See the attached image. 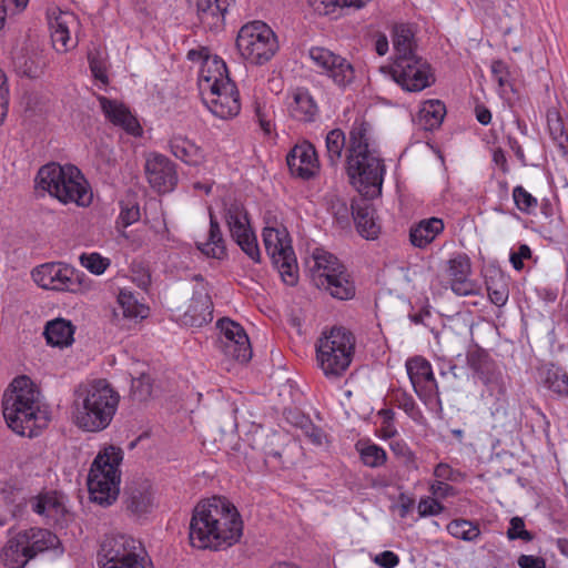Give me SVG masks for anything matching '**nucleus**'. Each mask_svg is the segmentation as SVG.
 I'll list each match as a JSON object with an SVG mask.
<instances>
[{"mask_svg":"<svg viewBox=\"0 0 568 568\" xmlns=\"http://www.w3.org/2000/svg\"><path fill=\"white\" fill-rule=\"evenodd\" d=\"M475 112H476V119L480 124L487 125L490 123L491 113L486 106L477 105L475 109Z\"/></svg>","mask_w":568,"mask_h":568,"instance_id":"obj_62","label":"nucleus"},{"mask_svg":"<svg viewBox=\"0 0 568 568\" xmlns=\"http://www.w3.org/2000/svg\"><path fill=\"white\" fill-rule=\"evenodd\" d=\"M9 101V89L7 85V77L0 69V105L8 104Z\"/></svg>","mask_w":568,"mask_h":568,"instance_id":"obj_63","label":"nucleus"},{"mask_svg":"<svg viewBox=\"0 0 568 568\" xmlns=\"http://www.w3.org/2000/svg\"><path fill=\"white\" fill-rule=\"evenodd\" d=\"M140 219V210L138 206H131L122 209L119 222L122 224L123 227H126L134 222H136Z\"/></svg>","mask_w":568,"mask_h":568,"instance_id":"obj_60","label":"nucleus"},{"mask_svg":"<svg viewBox=\"0 0 568 568\" xmlns=\"http://www.w3.org/2000/svg\"><path fill=\"white\" fill-rule=\"evenodd\" d=\"M291 173L303 180L313 178L318 171V160L314 146L310 143L295 145L286 158Z\"/></svg>","mask_w":568,"mask_h":568,"instance_id":"obj_25","label":"nucleus"},{"mask_svg":"<svg viewBox=\"0 0 568 568\" xmlns=\"http://www.w3.org/2000/svg\"><path fill=\"white\" fill-rule=\"evenodd\" d=\"M310 6L321 16L338 18L344 10L342 0H308Z\"/></svg>","mask_w":568,"mask_h":568,"instance_id":"obj_49","label":"nucleus"},{"mask_svg":"<svg viewBox=\"0 0 568 568\" xmlns=\"http://www.w3.org/2000/svg\"><path fill=\"white\" fill-rule=\"evenodd\" d=\"M122 459V449L114 446L105 448L94 458L88 475V489L93 503L108 507L116 500L121 481L119 466Z\"/></svg>","mask_w":568,"mask_h":568,"instance_id":"obj_7","label":"nucleus"},{"mask_svg":"<svg viewBox=\"0 0 568 568\" xmlns=\"http://www.w3.org/2000/svg\"><path fill=\"white\" fill-rule=\"evenodd\" d=\"M394 58L415 55V32L409 24H396L393 30Z\"/></svg>","mask_w":568,"mask_h":568,"instance_id":"obj_38","label":"nucleus"},{"mask_svg":"<svg viewBox=\"0 0 568 568\" xmlns=\"http://www.w3.org/2000/svg\"><path fill=\"white\" fill-rule=\"evenodd\" d=\"M355 353V336L345 327H333L316 343V358L327 378L336 379L345 374Z\"/></svg>","mask_w":568,"mask_h":568,"instance_id":"obj_8","label":"nucleus"},{"mask_svg":"<svg viewBox=\"0 0 568 568\" xmlns=\"http://www.w3.org/2000/svg\"><path fill=\"white\" fill-rule=\"evenodd\" d=\"M302 419L305 420V425H302V427L306 428V436L310 437L314 444L321 445L323 442L322 430L315 427L308 419H305L304 417Z\"/></svg>","mask_w":568,"mask_h":568,"instance_id":"obj_61","label":"nucleus"},{"mask_svg":"<svg viewBox=\"0 0 568 568\" xmlns=\"http://www.w3.org/2000/svg\"><path fill=\"white\" fill-rule=\"evenodd\" d=\"M205 92L201 93L209 110L220 119H230L241 110L240 94L232 80L221 85L211 87L207 81L203 84Z\"/></svg>","mask_w":568,"mask_h":568,"instance_id":"obj_17","label":"nucleus"},{"mask_svg":"<svg viewBox=\"0 0 568 568\" xmlns=\"http://www.w3.org/2000/svg\"><path fill=\"white\" fill-rule=\"evenodd\" d=\"M233 3L234 0H187L189 9L200 24L212 32L223 30L225 16Z\"/></svg>","mask_w":568,"mask_h":568,"instance_id":"obj_22","label":"nucleus"},{"mask_svg":"<svg viewBox=\"0 0 568 568\" xmlns=\"http://www.w3.org/2000/svg\"><path fill=\"white\" fill-rule=\"evenodd\" d=\"M548 130L554 141L558 143L560 148L568 146V126L558 111L549 110L547 112Z\"/></svg>","mask_w":568,"mask_h":568,"instance_id":"obj_40","label":"nucleus"},{"mask_svg":"<svg viewBox=\"0 0 568 568\" xmlns=\"http://www.w3.org/2000/svg\"><path fill=\"white\" fill-rule=\"evenodd\" d=\"M467 364L475 376L486 387L490 396L498 398L506 392L503 374L495 361L483 348H474L467 353Z\"/></svg>","mask_w":568,"mask_h":568,"instance_id":"obj_18","label":"nucleus"},{"mask_svg":"<svg viewBox=\"0 0 568 568\" xmlns=\"http://www.w3.org/2000/svg\"><path fill=\"white\" fill-rule=\"evenodd\" d=\"M243 521L236 507L223 497L200 501L189 525L190 544L197 549L220 550L236 544Z\"/></svg>","mask_w":568,"mask_h":568,"instance_id":"obj_2","label":"nucleus"},{"mask_svg":"<svg viewBox=\"0 0 568 568\" xmlns=\"http://www.w3.org/2000/svg\"><path fill=\"white\" fill-rule=\"evenodd\" d=\"M210 230L207 241L197 244V248L209 257L223 260L226 257V246L217 217L212 210L209 211Z\"/></svg>","mask_w":568,"mask_h":568,"instance_id":"obj_32","label":"nucleus"},{"mask_svg":"<svg viewBox=\"0 0 568 568\" xmlns=\"http://www.w3.org/2000/svg\"><path fill=\"white\" fill-rule=\"evenodd\" d=\"M74 21V17L70 13H60L59 17L50 23L51 40L58 52H67L75 43L71 42L69 23Z\"/></svg>","mask_w":568,"mask_h":568,"instance_id":"obj_35","label":"nucleus"},{"mask_svg":"<svg viewBox=\"0 0 568 568\" xmlns=\"http://www.w3.org/2000/svg\"><path fill=\"white\" fill-rule=\"evenodd\" d=\"M444 229L445 225L442 219H424L410 227V243L415 247L424 248L429 245L439 234H442Z\"/></svg>","mask_w":568,"mask_h":568,"instance_id":"obj_31","label":"nucleus"},{"mask_svg":"<svg viewBox=\"0 0 568 568\" xmlns=\"http://www.w3.org/2000/svg\"><path fill=\"white\" fill-rule=\"evenodd\" d=\"M74 329L70 321L57 318L47 323L43 334L48 344L65 347L72 344Z\"/></svg>","mask_w":568,"mask_h":568,"instance_id":"obj_34","label":"nucleus"},{"mask_svg":"<svg viewBox=\"0 0 568 568\" xmlns=\"http://www.w3.org/2000/svg\"><path fill=\"white\" fill-rule=\"evenodd\" d=\"M346 171L351 184L364 196L352 202L357 232L367 240H374L379 233V226L368 199L381 195L385 165L373 139L372 128L363 120H356L349 131Z\"/></svg>","mask_w":568,"mask_h":568,"instance_id":"obj_1","label":"nucleus"},{"mask_svg":"<svg viewBox=\"0 0 568 568\" xmlns=\"http://www.w3.org/2000/svg\"><path fill=\"white\" fill-rule=\"evenodd\" d=\"M434 476L437 480L456 481L460 476L459 470L452 468L448 464L439 463L434 469Z\"/></svg>","mask_w":568,"mask_h":568,"instance_id":"obj_53","label":"nucleus"},{"mask_svg":"<svg viewBox=\"0 0 568 568\" xmlns=\"http://www.w3.org/2000/svg\"><path fill=\"white\" fill-rule=\"evenodd\" d=\"M308 54L315 65L338 88L346 89L355 81L354 65L346 58L323 47L311 48Z\"/></svg>","mask_w":568,"mask_h":568,"instance_id":"obj_16","label":"nucleus"},{"mask_svg":"<svg viewBox=\"0 0 568 568\" xmlns=\"http://www.w3.org/2000/svg\"><path fill=\"white\" fill-rule=\"evenodd\" d=\"M326 151L327 159L331 165H336L341 158L343 150L345 148L346 138L342 130L334 129L329 131L326 135Z\"/></svg>","mask_w":568,"mask_h":568,"instance_id":"obj_43","label":"nucleus"},{"mask_svg":"<svg viewBox=\"0 0 568 568\" xmlns=\"http://www.w3.org/2000/svg\"><path fill=\"white\" fill-rule=\"evenodd\" d=\"M32 511L43 518L48 525L62 523L68 510L64 497L57 491H45L28 500Z\"/></svg>","mask_w":568,"mask_h":568,"instance_id":"obj_24","label":"nucleus"},{"mask_svg":"<svg viewBox=\"0 0 568 568\" xmlns=\"http://www.w3.org/2000/svg\"><path fill=\"white\" fill-rule=\"evenodd\" d=\"M544 384L551 392L568 397V374L554 365L545 372Z\"/></svg>","mask_w":568,"mask_h":568,"instance_id":"obj_39","label":"nucleus"},{"mask_svg":"<svg viewBox=\"0 0 568 568\" xmlns=\"http://www.w3.org/2000/svg\"><path fill=\"white\" fill-rule=\"evenodd\" d=\"M212 318V302L210 296L206 293L196 292L187 310L182 315L181 321L186 326L201 327L211 322Z\"/></svg>","mask_w":568,"mask_h":568,"instance_id":"obj_29","label":"nucleus"},{"mask_svg":"<svg viewBox=\"0 0 568 568\" xmlns=\"http://www.w3.org/2000/svg\"><path fill=\"white\" fill-rule=\"evenodd\" d=\"M144 171L149 184L159 193L172 192L179 181L175 164L161 153H150L146 156Z\"/></svg>","mask_w":568,"mask_h":568,"instance_id":"obj_21","label":"nucleus"},{"mask_svg":"<svg viewBox=\"0 0 568 568\" xmlns=\"http://www.w3.org/2000/svg\"><path fill=\"white\" fill-rule=\"evenodd\" d=\"M491 73L494 79L498 82L499 87H505L506 84H508V70L507 64L504 61H493Z\"/></svg>","mask_w":568,"mask_h":568,"instance_id":"obj_56","label":"nucleus"},{"mask_svg":"<svg viewBox=\"0 0 568 568\" xmlns=\"http://www.w3.org/2000/svg\"><path fill=\"white\" fill-rule=\"evenodd\" d=\"M361 459L372 468L379 467L386 462V452L376 444H367L359 448Z\"/></svg>","mask_w":568,"mask_h":568,"instance_id":"obj_47","label":"nucleus"},{"mask_svg":"<svg viewBox=\"0 0 568 568\" xmlns=\"http://www.w3.org/2000/svg\"><path fill=\"white\" fill-rule=\"evenodd\" d=\"M13 68L21 77L37 78L40 73L36 59L22 50L13 57Z\"/></svg>","mask_w":568,"mask_h":568,"instance_id":"obj_45","label":"nucleus"},{"mask_svg":"<svg viewBox=\"0 0 568 568\" xmlns=\"http://www.w3.org/2000/svg\"><path fill=\"white\" fill-rule=\"evenodd\" d=\"M97 561L100 568H152L142 544L128 535L106 536Z\"/></svg>","mask_w":568,"mask_h":568,"instance_id":"obj_10","label":"nucleus"},{"mask_svg":"<svg viewBox=\"0 0 568 568\" xmlns=\"http://www.w3.org/2000/svg\"><path fill=\"white\" fill-rule=\"evenodd\" d=\"M430 491L434 496L446 498L456 494L455 488L444 480H435L430 485Z\"/></svg>","mask_w":568,"mask_h":568,"instance_id":"obj_58","label":"nucleus"},{"mask_svg":"<svg viewBox=\"0 0 568 568\" xmlns=\"http://www.w3.org/2000/svg\"><path fill=\"white\" fill-rule=\"evenodd\" d=\"M314 265L311 268L315 286L327 291L338 300H349L355 295V285L339 260L329 252L316 248L313 253Z\"/></svg>","mask_w":568,"mask_h":568,"instance_id":"obj_9","label":"nucleus"},{"mask_svg":"<svg viewBox=\"0 0 568 568\" xmlns=\"http://www.w3.org/2000/svg\"><path fill=\"white\" fill-rule=\"evenodd\" d=\"M131 394L139 402L148 399L152 394L150 376L142 374L139 378H134L131 384Z\"/></svg>","mask_w":568,"mask_h":568,"instance_id":"obj_50","label":"nucleus"},{"mask_svg":"<svg viewBox=\"0 0 568 568\" xmlns=\"http://www.w3.org/2000/svg\"><path fill=\"white\" fill-rule=\"evenodd\" d=\"M126 509L136 516L144 515L153 507V493L149 485L132 487L128 491L125 500Z\"/></svg>","mask_w":568,"mask_h":568,"instance_id":"obj_36","label":"nucleus"},{"mask_svg":"<svg viewBox=\"0 0 568 568\" xmlns=\"http://www.w3.org/2000/svg\"><path fill=\"white\" fill-rule=\"evenodd\" d=\"M513 200L516 207L525 214L534 213L538 206V200L521 185L514 187Z\"/></svg>","mask_w":568,"mask_h":568,"instance_id":"obj_46","label":"nucleus"},{"mask_svg":"<svg viewBox=\"0 0 568 568\" xmlns=\"http://www.w3.org/2000/svg\"><path fill=\"white\" fill-rule=\"evenodd\" d=\"M445 278L452 291L459 296L477 295L480 286L470 278L471 262L465 253H454L445 263Z\"/></svg>","mask_w":568,"mask_h":568,"instance_id":"obj_20","label":"nucleus"},{"mask_svg":"<svg viewBox=\"0 0 568 568\" xmlns=\"http://www.w3.org/2000/svg\"><path fill=\"white\" fill-rule=\"evenodd\" d=\"M132 278L141 288H146L151 283V275L149 270L142 264L132 265Z\"/></svg>","mask_w":568,"mask_h":568,"instance_id":"obj_52","label":"nucleus"},{"mask_svg":"<svg viewBox=\"0 0 568 568\" xmlns=\"http://www.w3.org/2000/svg\"><path fill=\"white\" fill-rule=\"evenodd\" d=\"M447 531L455 538L473 541L480 535L477 525L467 519H454L447 525Z\"/></svg>","mask_w":568,"mask_h":568,"instance_id":"obj_42","label":"nucleus"},{"mask_svg":"<svg viewBox=\"0 0 568 568\" xmlns=\"http://www.w3.org/2000/svg\"><path fill=\"white\" fill-rule=\"evenodd\" d=\"M206 58H211L209 55V51L206 48H201L199 50L193 49L187 52V59L191 61H203L204 62L206 60Z\"/></svg>","mask_w":568,"mask_h":568,"instance_id":"obj_64","label":"nucleus"},{"mask_svg":"<svg viewBox=\"0 0 568 568\" xmlns=\"http://www.w3.org/2000/svg\"><path fill=\"white\" fill-rule=\"evenodd\" d=\"M3 417L18 435L34 437L47 427L49 417L39 404V392L28 376L12 381L2 398Z\"/></svg>","mask_w":568,"mask_h":568,"instance_id":"obj_3","label":"nucleus"},{"mask_svg":"<svg viewBox=\"0 0 568 568\" xmlns=\"http://www.w3.org/2000/svg\"><path fill=\"white\" fill-rule=\"evenodd\" d=\"M231 80L226 63L217 55L206 58L199 73L200 92L204 93V82L207 81L211 87L221 85L224 81Z\"/></svg>","mask_w":568,"mask_h":568,"instance_id":"obj_33","label":"nucleus"},{"mask_svg":"<svg viewBox=\"0 0 568 568\" xmlns=\"http://www.w3.org/2000/svg\"><path fill=\"white\" fill-rule=\"evenodd\" d=\"M417 508L422 517L438 515L444 510V506L435 499H423Z\"/></svg>","mask_w":568,"mask_h":568,"instance_id":"obj_54","label":"nucleus"},{"mask_svg":"<svg viewBox=\"0 0 568 568\" xmlns=\"http://www.w3.org/2000/svg\"><path fill=\"white\" fill-rule=\"evenodd\" d=\"M407 92H419L435 82L434 73L429 63L422 57L394 58L389 67L381 69Z\"/></svg>","mask_w":568,"mask_h":568,"instance_id":"obj_12","label":"nucleus"},{"mask_svg":"<svg viewBox=\"0 0 568 568\" xmlns=\"http://www.w3.org/2000/svg\"><path fill=\"white\" fill-rule=\"evenodd\" d=\"M262 236L265 250L277 267L282 280L293 286L297 282V263L286 229L265 226Z\"/></svg>","mask_w":568,"mask_h":568,"instance_id":"obj_13","label":"nucleus"},{"mask_svg":"<svg viewBox=\"0 0 568 568\" xmlns=\"http://www.w3.org/2000/svg\"><path fill=\"white\" fill-rule=\"evenodd\" d=\"M169 149L176 159L187 165H200L205 159L202 148L181 134H175L169 140Z\"/></svg>","mask_w":568,"mask_h":568,"instance_id":"obj_30","label":"nucleus"},{"mask_svg":"<svg viewBox=\"0 0 568 568\" xmlns=\"http://www.w3.org/2000/svg\"><path fill=\"white\" fill-rule=\"evenodd\" d=\"M287 112L301 122H313L318 114V106L307 89L296 88L287 95Z\"/></svg>","mask_w":568,"mask_h":568,"instance_id":"obj_28","label":"nucleus"},{"mask_svg":"<svg viewBox=\"0 0 568 568\" xmlns=\"http://www.w3.org/2000/svg\"><path fill=\"white\" fill-rule=\"evenodd\" d=\"M88 61L94 79L106 84L109 82L106 74V52L100 47H93L88 52Z\"/></svg>","mask_w":568,"mask_h":568,"instance_id":"obj_41","label":"nucleus"},{"mask_svg":"<svg viewBox=\"0 0 568 568\" xmlns=\"http://www.w3.org/2000/svg\"><path fill=\"white\" fill-rule=\"evenodd\" d=\"M406 371L415 393L419 398L426 399L437 393V382L434 377L430 363L415 356L406 362Z\"/></svg>","mask_w":568,"mask_h":568,"instance_id":"obj_23","label":"nucleus"},{"mask_svg":"<svg viewBox=\"0 0 568 568\" xmlns=\"http://www.w3.org/2000/svg\"><path fill=\"white\" fill-rule=\"evenodd\" d=\"M80 263L92 274L101 275L110 266L111 262L108 257H103L99 253H83L80 256Z\"/></svg>","mask_w":568,"mask_h":568,"instance_id":"obj_48","label":"nucleus"},{"mask_svg":"<svg viewBox=\"0 0 568 568\" xmlns=\"http://www.w3.org/2000/svg\"><path fill=\"white\" fill-rule=\"evenodd\" d=\"M507 538L509 540L521 539L526 542H529L534 539V535L526 530L525 521L520 517H513L509 523V528L507 530Z\"/></svg>","mask_w":568,"mask_h":568,"instance_id":"obj_51","label":"nucleus"},{"mask_svg":"<svg viewBox=\"0 0 568 568\" xmlns=\"http://www.w3.org/2000/svg\"><path fill=\"white\" fill-rule=\"evenodd\" d=\"M489 300L498 307L504 306L509 297V288L506 280L499 275L497 278L490 277L486 281Z\"/></svg>","mask_w":568,"mask_h":568,"instance_id":"obj_44","label":"nucleus"},{"mask_svg":"<svg viewBox=\"0 0 568 568\" xmlns=\"http://www.w3.org/2000/svg\"><path fill=\"white\" fill-rule=\"evenodd\" d=\"M99 102L105 118L112 124L134 136L141 135L142 129L138 120L123 103L106 97H100Z\"/></svg>","mask_w":568,"mask_h":568,"instance_id":"obj_26","label":"nucleus"},{"mask_svg":"<svg viewBox=\"0 0 568 568\" xmlns=\"http://www.w3.org/2000/svg\"><path fill=\"white\" fill-rule=\"evenodd\" d=\"M36 183L61 203H75L79 206L91 204L92 193L89 184L81 171L72 164L43 165L37 174Z\"/></svg>","mask_w":568,"mask_h":568,"instance_id":"obj_6","label":"nucleus"},{"mask_svg":"<svg viewBox=\"0 0 568 568\" xmlns=\"http://www.w3.org/2000/svg\"><path fill=\"white\" fill-rule=\"evenodd\" d=\"M236 48L247 62L262 65L275 55L278 42L276 34L266 23L252 21L240 29Z\"/></svg>","mask_w":568,"mask_h":568,"instance_id":"obj_11","label":"nucleus"},{"mask_svg":"<svg viewBox=\"0 0 568 568\" xmlns=\"http://www.w3.org/2000/svg\"><path fill=\"white\" fill-rule=\"evenodd\" d=\"M221 336L219 348L232 359L245 363L252 357L250 339L244 328L230 318H221L217 322Z\"/></svg>","mask_w":568,"mask_h":568,"instance_id":"obj_19","label":"nucleus"},{"mask_svg":"<svg viewBox=\"0 0 568 568\" xmlns=\"http://www.w3.org/2000/svg\"><path fill=\"white\" fill-rule=\"evenodd\" d=\"M34 282L45 290L83 293L89 286L84 273L64 263H45L32 272Z\"/></svg>","mask_w":568,"mask_h":568,"instance_id":"obj_14","label":"nucleus"},{"mask_svg":"<svg viewBox=\"0 0 568 568\" xmlns=\"http://www.w3.org/2000/svg\"><path fill=\"white\" fill-rule=\"evenodd\" d=\"M374 561L383 568H394L398 565L399 558L395 552L385 550L377 555Z\"/></svg>","mask_w":568,"mask_h":568,"instance_id":"obj_59","label":"nucleus"},{"mask_svg":"<svg viewBox=\"0 0 568 568\" xmlns=\"http://www.w3.org/2000/svg\"><path fill=\"white\" fill-rule=\"evenodd\" d=\"M517 565L520 568H546V560L539 556L520 555Z\"/></svg>","mask_w":568,"mask_h":568,"instance_id":"obj_57","label":"nucleus"},{"mask_svg":"<svg viewBox=\"0 0 568 568\" xmlns=\"http://www.w3.org/2000/svg\"><path fill=\"white\" fill-rule=\"evenodd\" d=\"M531 256V250L528 245L521 244L518 247L517 252L510 253V263L513 267L517 271H520L524 267V260L530 258Z\"/></svg>","mask_w":568,"mask_h":568,"instance_id":"obj_55","label":"nucleus"},{"mask_svg":"<svg viewBox=\"0 0 568 568\" xmlns=\"http://www.w3.org/2000/svg\"><path fill=\"white\" fill-rule=\"evenodd\" d=\"M223 219L234 242L252 261L258 263L261 251L243 203L235 200L225 202Z\"/></svg>","mask_w":568,"mask_h":568,"instance_id":"obj_15","label":"nucleus"},{"mask_svg":"<svg viewBox=\"0 0 568 568\" xmlns=\"http://www.w3.org/2000/svg\"><path fill=\"white\" fill-rule=\"evenodd\" d=\"M149 314V307L141 303L138 296L128 288H122L118 295V307L113 310V321L120 326L124 327V321L143 320Z\"/></svg>","mask_w":568,"mask_h":568,"instance_id":"obj_27","label":"nucleus"},{"mask_svg":"<svg viewBox=\"0 0 568 568\" xmlns=\"http://www.w3.org/2000/svg\"><path fill=\"white\" fill-rule=\"evenodd\" d=\"M52 552L61 556L64 548L60 538L42 527H30L17 532L9 530V537L0 551V560L9 568H24L38 556Z\"/></svg>","mask_w":568,"mask_h":568,"instance_id":"obj_5","label":"nucleus"},{"mask_svg":"<svg viewBox=\"0 0 568 568\" xmlns=\"http://www.w3.org/2000/svg\"><path fill=\"white\" fill-rule=\"evenodd\" d=\"M120 396L105 379L81 385L75 390L74 419L88 432L105 429L116 412Z\"/></svg>","mask_w":568,"mask_h":568,"instance_id":"obj_4","label":"nucleus"},{"mask_svg":"<svg viewBox=\"0 0 568 568\" xmlns=\"http://www.w3.org/2000/svg\"><path fill=\"white\" fill-rule=\"evenodd\" d=\"M446 115V106L439 100L425 101L418 112V123L427 131L436 130L443 123Z\"/></svg>","mask_w":568,"mask_h":568,"instance_id":"obj_37","label":"nucleus"}]
</instances>
